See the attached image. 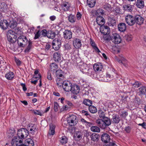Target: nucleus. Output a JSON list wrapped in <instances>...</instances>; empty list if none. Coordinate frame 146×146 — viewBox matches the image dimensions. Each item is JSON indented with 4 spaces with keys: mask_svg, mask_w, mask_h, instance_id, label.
I'll use <instances>...</instances> for the list:
<instances>
[{
    "mask_svg": "<svg viewBox=\"0 0 146 146\" xmlns=\"http://www.w3.org/2000/svg\"><path fill=\"white\" fill-rule=\"evenodd\" d=\"M29 134V131L24 128L19 129L17 133V137L23 141V139L26 138Z\"/></svg>",
    "mask_w": 146,
    "mask_h": 146,
    "instance_id": "nucleus-1",
    "label": "nucleus"
},
{
    "mask_svg": "<svg viewBox=\"0 0 146 146\" xmlns=\"http://www.w3.org/2000/svg\"><path fill=\"white\" fill-rule=\"evenodd\" d=\"M67 120L68 123L72 126L76 125L78 122V118L76 115H69L67 117Z\"/></svg>",
    "mask_w": 146,
    "mask_h": 146,
    "instance_id": "nucleus-2",
    "label": "nucleus"
},
{
    "mask_svg": "<svg viewBox=\"0 0 146 146\" xmlns=\"http://www.w3.org/2000/svg\"><path fill=\"white\" fill-rule=\"evenodd\" d=\"M28 40L26 37L24 36H20L17 39L18 45L21 47H23L27 44Z\"/></svg>",
    "mask_w": 146,
    "mask_h": 146,
    "instance_id": "nucleus-3",
    "label": "nucleus"
},
{
    "mask_svg": "<svg viewBox=\"0 0 146 146\" xmlns=\"http://www.w3.org/2000/svg\"><path fill=\"white\" fill-rule=\"evenodd\" d=\"M125 19L126 23L130 26L135 25L134 16L128 14L125 17Z\"/></svg>",
    "mask_w": 146,
    "mask_h": 146,
    "instance_id": "nucleus-4",
    "label": "nucleus"
},
{
    "mask_svg": "<svg viewBox=\"0 0 146 146\" xmlns=\"http://www.w3.org/2000/svg\"><path fill=\"white\" fill-rule=\"evenodd\" d=\"M111 40L113 43L117 44L120 43L121 41V37L117 33H114L112 35Z\"/></svg>",
    "mask_w": 146,
    "mask_h": 146,
    "instance_id": "nucleus-5",
    "label": "nucleus"
},
{
    "mask_svg": "<svg viewBox=\"0 0 146 146\" xmlns=\"http://www.w3.org/2000/svg\"><path fill=\"white\" fill-rule=\"evenodd\" d=\"M27 130L29 131V133L34 134L35 133L37 132L38 128L36 125L30 123L27 125Z\"/></svg>",
    "mask_w": 146,
    "mask_h": 146,
    "instance_id": "nucleus-6",
    "label": "nucleus"
},
{
    "mask_svg": "<svg viewBox=\"0 0 146 146\" xmlns=\"http://www.w3.org/2000/svg\"><path fill=\"white\" fill-rule=\"evenodd\" d=\"M135 24L141 25L143 23L144 18L140 15H136L134 16Z\"/></svg>",
    "mask_w": 146,
    "mask_h": 146,
    "instance_id": "nucleus-7",
    "label": "nucleus"
},
{
    "mask_svg": "<svg viewBox=\"0 0 146 146\" xmlns=\"http://www.w3.org/2000/svg\"><path fill=\"white\" fill-rule=\"evenodd\" d=\"M61 42L60 40L56 39L54 40L52 43V48L55 50H58L61 46Z\"/></svg>",
    "mask_w": 146,
    "mask_h": 146,
    "instance_id": "nucleus-8",
    "label": "nucleus"
},
{
    "mask_svg": "<svg viewBox=\"0 0 146 146\" xmlns=\"http://www.w3.org/2000/svg\"><path fill=\"white\" fill-rule=\"evenodd\" d=\"M11 143L13 146H21L23 144V141L19 139L17 136L12 139Z\"/></svg>",
    "mask_w": 146,
    "mask_h": 146,
    "instance_id": "nucleus-9",
    "label": "nucleus"
},
{
    "mask_svg": "<svg viewBox=\"0 0 146 146\" xmlns=\"http://www.w3.org/2000/svg\"><path fill=\"white\" fill-rule=\"evenodd\" d=\"M137 94L139 96L142 97L146 94V86H142L137 90Z\"/></svg>",
    "mask_w": 146,
    "mask_h": 146,
    "instance_id": "nucleus-10",
    "label": "nucleus"
},
{
    "mask_svg": "<svg viewBox=\"0 0 146 146\" xmlns=\"http://www.w3.org/2000/svg\"><path fill=\"white\" fill-rule=\"evenodd\" d=\"M101 141L104 143H108L110 139V137L108 133H103L101 135Z\"/></svg>",
    "mask_w": 146,
    "mask_h": 146,
    "instance_id": "nucleus-11",
    "label": "nucleus"
},
{
    "mask_svg": "<svg viewBox=\"0 0 146 146\" xmlns=\"http://www.w3.org/2000/svg\"><path fill=\"white\" fill-rule=\"evenodd\" d=\"M100 31L104 35L109 34L110 30L109 27L107 26H101L100 28Z\"/></svg>",
    "mask_w": 146,
    "mask_h": 146,
    "instance_id": "nucleus-12",
    "label": "nucleus"
},
{
    "mask_svg": "<svg viewBox=\"0 0 146 146\" xmlns=\"http://www.w3.org/2000/svg\"><path fill=\"white\" fill-rule=\"evenodd\" d=\"M72 87V84L70 81L64 80V91L68 92L70 91Z\"/></svg>",
    "mask_w": 146,
    "mask_h": 146,
    "instance_id": "nucleus-13",
    "label": "nucleus"
},
{
    "mask_svg": "<svg viewBox=\"0 0 146 146\" xmlns=\"http://www.w3.org/2000/svg\"><path fill=\"white\" fill-rule=\"evenodd\" d=\"M93 69L96 73H98L102 71L103 66L100 63H96L93 66Z\"/></svg>",
    "mask_w": 146,
    "mask_h": 146,
    "instance_id": "nucleus-14",
    "label": "nucleus"
},
{
    "mask_svg": "<svg viewBox=\"0 0 146 146\" xmlns=\"http://www.w3.org/2000/svg\"><path fill=\"white\" fill-rule=\"evenodd\" d=\"M90 44L92 46L93 49L94 50L95 52L98 53L101 52L100 51L98 48L94 41L91 38H90Z\"/></svg>",
    "mask_w": 146,
    "mask_h": 146,
    "instance_id": "nucleus-15",
    "label": "nucleus"
},
{
    "mask_svg": "<svg viewBox=\"0 0 146 146\" xmlns=\"http://www.w3.org/2000/svg\"><path fill=\"white\" fill-rule=\"evenodd\" d=\"M82 134L80 131H76L73 136L74 139L76 141L80 140L82 138Z\"/></svg>",
    "mask_w": 146,
    "mask_h": 146,
    "instance_id": "nucleus-16",
    "label": "nucleus"
},
{
    "mask_svg": "<svg viewBox=\"0 0 146 146\" xmlns=\"http://www.w3.org/2000/svg\"><path fill=\"white\" fill-rule=\"evenodd\" d=\"M86 73L85 74L89 76L92 77L96 78L97 76L96 73L94 71V69L92 68H88V71L86 72Z\"/></svg>",
    "mask_w": 146,
    "mask_h": 146,
    "instance_id": "nucleus-17",
    "label": "nucleus"
},
{
    "mask_svg": "<svg viewBox=\"0 0 146 146\" xmlns=\"http://www.w3.org/2000/svg\"><path fill=\"white\" fill-rule=\"evenodd\" d=\"M73 44L75 48H79L82 45L81 40L78 38H75L73 41Z\"/></svg>",
    "mask_w": 146,
    "mask_h": 146,
    "instance_id": "nucleus-18",
    "label": "nucleus"
},
{
    "mask_svg": "<svg viewBox=\"0 0 146 146\" xmlns=\"http://www.w3.org/2000/svg\"><path fill=\"white\" fill-rule=\"evenodd\" d=\"M102 119H99L96 120V123L97 125L102 129H105L107 127Z\"/></svg>",
    "mask_w": 146,
    "mask_h": 146,
    "instance_id": "nucleus-19",
    "label": "nucleus"
},
{
    "mask_svg": "<svg viewBox=\"0 0 146 146\" xmlns=\"http://www.w3.org/2000/svg\"><path fill=\"white\" fill-rule=\"evenodd\" d=\"M78 68L84 74H86V73L89 68L87 65L85 64L80 65Z\"/></svg>",
    "mask_w": 146,
    "mask_h": 146,
    "instance_id": "nucleus-20",
    "label": "nucleus"
},
{
    "mask_svg": "<svg viewBox=\"0 0 146 146\" xmlns=\"http://www.w3.org/2000/svg\"><path fill=\"white\" fill-rule=\"evenodd\" d=\"M135 5L138 8L142 9L145 6L144 1L143 0H137L135 2Z\"/></svg>",
    "mask_w": 146,
    "mask_h": 146,
    "instance_id": "nucleus-21",
    "label": "nucleus"
},
{
    "mask_svg": "<svg viewBox=\"0 0 146 146\" xmlns=\"http://www.w3.org/2000/svg\"><path fill=\"white\" fill-rule=\"evenodd\" d=\"M9 25V24L6 20H1L0 21V27L3 30L7 29Z\"/></svg>",
    "mask_w": 146,
    "mask_h": 146,
    "instance_id": "nucleus-22",
    "label": "nucleus"
},
{
    "mask_svg": "<svg viewBox=\"0 0 146 146\" xmlns=\"http://www.w3.org/2000/svg\"><path fill=\"white\" fill-rule=\"evenodd\" d=\"M118 28L119 31L121 32H123L126 29V25L125 23H121L118 24Z\"/></svg>",
    "mask_w": 146,
    "mask_h": 146,
    "instance_id": "nucleus-23",
    "label": "nucleus"
},
{
    "mask_svg": "<svg viewBox=\"0 0 146 146\" xmlns=\"http://www.w3.org/2000/svg\"><path fill=\"white\" fill-rule=\"evenodd\" d=\"M97 24L99 25L102 26L105 23V19L104 18L100 16H98L96 19Z\"/></svg>",
    "mask_w": 146,
    "mask_h": 146,
    "instance_id": "nucleus-24",
    "label": "nucleus"
},
{
    "mask_svg": "<svg viewBox=\"0 0 146 146\" xmlns=\"http://www.w3.org/2000/svg\"><path fill=\"white\" fill-rule=\"evenodd\" d=\"M116 20L113 16L110 17L108 19V23L110 26H113L115 25Z\"/></svg>",
    "mask_w": 146,
    "mask_h": 146,
    "instance_id": "nucleus-25",
    "label": "nucleus"
},
{
    "mask_svg": "<svg viewBox=\"0 0 146 146\" xmlns=\"http://www.w3.org/2000/svg\"><path fill=\"white\" fill-rule=\"evenodd\" d=\"M80 90L79 86L77 85H75L72 86L71 91L73 94H76L79 93Z\"/></svg>",
    "mask_w": 146,
    "mask_h": 146,
    "instance_id": "nucleus-26",
    "label": "nucleus"
},
{
    "mask_svg": "<svg viewBox=\"0 0 146 146\" xmlns=\"http://www.w3.org/2000/svg\"><path fill=\"white\" fill-rule=\"evenodd\" d=\"M58 68V65L55 63H52L50 65V70L54 73L55 72Z\"/></svg>",
    "mask_w": 146,
    "mask_h": 146,
    "instance_id": "nucleus-27",
    "label": "nucleus"
},
{
    "mask_svg": "<svg viewBox=\"0 0 146 146\" xmlns=\"http://www.w3.org/2000/svg\"><path fill=\"white\" fill-rule=\"evenodd\" d=\"M25 145L23 144L22 146H33L34 144L33 140L30 138L27 139L25 140Z\"/></svg>",
    "mask_w": 146,
    "mask_h": 146,
    "instance_id": "nucleus-28",
    "label": "nucleus"
},
{
    "mask_svg": "<svg viewBox=\"0 0 146 146\" xmlns=\"http://www.w3.org/2000/svg\"><path fill=\"white\" fill-rule=\"evenodd\" d=\"M120 120V118L118 115H113L111 119V121L113 123L117 124Z\"/></svg>",
    "mask_w": 146,
    "mask_h": 146,
    "instance_id": "nucleus-29",
    "label": "nucleus"
},
{
    "mask_svg": "<svg viewBox=\"0 0 146 146\" xmlns=\"http://www.w3.org/2000/svg\"><path fill=\"white\" fill-rule=\"evenodd\" d=\"M64 77H60L58 78L56 80L57 84L58 87H61L62 86L63 88L64 89L63 86V84L64 83L63 80Z\"/></svg>",
    "mask_w": 146,
    "mask_h": 146,
    "instance_id": "nucleus-30",
    "label": "nucleus"
},
{
    "mask_svg": "<svg viewBox=\"0 0 146 146\" xmlns=\"http://www.w3.org/2000/svg\"><path fill=\"white\" fill-rule=\"evenodd\" d=\"M99 136L98 133H93L91 135V140L94 142L97 141L99 138Z\"/></svg>",
    "mask_w": 146,
    "mask_h": 146,
    "instance_id": "nucleus-31",
    "label": "nucleus"
},
{
    "mask_svg": "<svg viewBox=\"0 0 146 146\" xmlns=\"http://www.w3.org/2000/svg\"><path fill=\"white\" fill-rule=\"evenodd\" d=\"M72 37V33L70 30H65L64 31V38L70 39Z\"/></svg>",
    "mask_w": 146,
    "mask_h": 146,
    "instance_id": "nucleus-32",
    "label": "nucleus"
},
{
    "mask_svg": "<svg viewBox=\"0 0 146 146\" xmlns=\"http://www.w3.org/2000/svg\"><path fill=\"white\" fill-rule=\"evenodd\" d=\"M14 74L12 72L9 71L6 74L5 77L8 80H11L14 77Z\"/></svg>",
    "mask_w": 146,
    "mask_h": 146,
    "instance_id": "nucleus-33",
    "label": "nucleus"
},
{
    "mask_svg": "<svg viewBox=\"0 0 146 146\" xmlns=\"http://www.w3.org/2000/svg\"><path fill=\"white\" fill-rule=\"evenodd\" d=\"M55 125L51 124L50 125V129L48 131V134L50 135H53L55 133Z\"/></svg>",
    "mask_w": 146,
    "mask_h": 146,
    "instance_id": "nucleus-34",
    "label": "nucleus"
},
{
    "mask_svg": "<svg viewBox=\"0 0 146 146\" xmlns=\"http://www.w3.org/2000/svg\"><path fill=\"white\" fill-rule=\"evenodd\" d=\"M53 58L55 61L57 62H59L61 59L60 54L58 52H56L54 53Z\"/></svg>",
    "mask_w": 146,
    "mask_h": 146,
    "instance_id": "nucleus-35",
    "label": "nucleus"
},
{
    "mask_svg": "<svg viewBox=\"0 0 146 146\" xmlns=\"http://www.w3.org/2000/svg\"><path fill=\"white\" fill-rule=\"evenodd\" d=\"M58 34L57 32V34L53 31H50L48 32L47 34V37L48 38L53 39L56 35Z\"/></svg>",
    "mask_w": 146,
    "mask_h": 146,
    "instance_id": "nucleus-36",
    "label": "nucleus"
},
{
    "mask_svg": "<svg viewBox=\"0 0 146 146\" xmlns=\"http://www.w3.org/2000/svg\"><path fill=\"white\" fill-rule=\"evenodd\" d=\"M124 10L128 12H131L133 10L132 5H125L123 6Z\"/></svg>",
    "mask_w": 146,
    "mask_h": 146,
    "instance_id": "nucleus-37",
    "label": "nucleus"
},
{
    "mask_svg": "<svg viewBox=\"0 0 146 146\" xmlns=\"http://www.w3.org/2000/svg\"><path fill=\"white\" fill-rule=\"evenodd\" d=\"M15 133V131L13 129H9L7 131V135L9 137H11L14 135Z\"/></svg>",
    "mask_w": 146,
    "mask_h": 146,
    "instance_id": "nucleus-38",
    "label": "nucleus"
},
{
    "mask_svg": "<svg viewBox=\"0 0 146 146\" xmlns=\"http://www.w3.org/2000/svg\"><path fill=\"white\" fill-rule=\"evenodd\" d=\"M118 61L120 64H123L124 66H126L127 62V60L123 57H121Z\"/></svg>",
    "mask_w": 146,
    "mask_h": 146,
    "instance_id": "nucleus-39",
    "label": "nucleus"
},
{
    "mask_svg": "<svg viewBox=\"0 0 146 146\" xmlns=\"http://www.w3.org/2000/svg\"><path fill=\"white\" fill-rule=\"evenodd\" d=\"M88 5L91 7H93L95 5L96 3V0H87Z\"/></svg>",
    "mask_w": 146,
    "mask_h": 146,
    "instance_id": "nucleus-40",
    "label": "nucleus"
},
{
    "mask_svg": "<svg viewBox=\"0 0 146 146\" xmlns=\"http://www.w3.org/2000/svg\"><path fill=\"white\" fill-rule=\"evenodd\" d=\"M104 122L105 124L106 127L110 125L111 124L110 119L107 117H105L103 118Z\"/></svg>",
    "mask_w": 146,
    "mask_h": 146,
    "instance_id": "nucleus-41",
    "label": "nucleus"
},
{
    "mask_svg": "<svg viewBox=\"0 0 146 146\" xmlns=\"http://www.w3.org/2000/svg\"><path fill=\"white\" fill-rule=\"evenodd\" d=\"M7 8V5L4 2H3L1 3L0 6V9L1 11L4 12H5L6 11Z\"/></svg>",
    "mask_w": 146,
    "mask_h": 146,
    "instance_id": "nucleus-42",
    "label": "nucleus"
},
{
    "mask_svg": "<svg viewBox=\"0 0 146 146\" xmlns=\"http://www.w3.org/2000/svg\"><path fill=\"white\" fill-rule=\"evenodd\" d=\"M89 110L92 113H95L97 111L96 108L95 107L92 105L89 107Z\"/></svg>",
    "mask_w": 146,
    "mask_h": 146,
    "instance_id": "nucleus-43",
    "label": "nucleus"
},
{
    "mask_svg": "<svg viewBox=\"0 0 146 146\" xmlns=\"http://www.w3.org/2000/svg\"><path fill=\"white\" fill-rule=\"evenodd\" d=\"M32 46V42L29 41V44L24 50V52L26 53H28L30 51Z\"/></svg>",
    "mask_w": 146,
    "mask_h": 146,
    "instance_id": "nucleus-44",
    "label": "nucleus"
},
{
    "mask_svg": "<svg viewBox=\"0 0 146 146\" xmlns=\"http://www.w3.org/2000/svg\"><path fill=\"white\" fill-rule=\"evenodd\" d=\"M105 13V11L103 9L100 8L97 10L96 12V15L97 16L103 15Z\"/></svg>",
    "mask_w": 146,
    "mask_h": 146,
    "instance_id": "nucleus-45",
    "label": "nucleus"
},
{
    "mask_svg": "<svg viewBox=\"0 0 146 146\" xmlns=\"http://www.w3.org/2000/svg\"><path fill=\"white\" fill-rule=\"evenodd\" d=\"M83 103L85 105L88 106H91L92 104V102L91 100L89 99H85L83 100Z\"/></svg>",
    "mask_w": 146,
    "mask_h": 146,
    "instance_id": "nucleus-46",
    "label": "nucleus"
},
{
    "mask_svg": "<svg viewBox=\"0 0 146 146\" xmlns=\"http://www.w3.org/2000/svg\"><path fill=\"white\" fill-rule=\"evenodd\" d=\"M67 105L64 106V110H68L70 109L72 106V103L69 101H66Z\"/></svg>",
    "mask_w": 146,
    "mask_h": 146,
    "instance_id": "nucleus-47",
    "label": "nucleus"
},
{
    "mask_svg": "<svg viewBox=\"0 0 146 146\" xmlns=\"http://www.w3.org/2000/svg\"><path fill=\"white\" fill-rule=\"evenodd\" d=\"M17 23L16 21H14L13 20L10 21V22L9 24L10 25V27L11 29H13L16 27Z\"/></svg>",
    "mask_w": 146,
    "mask_h": 146,
    "instance_id": "nucleus-48",
    "label": "nucleus"
},
{
    "mask_svg": "<svg viewBox=\"0 0 146 146\" xmlns=\"http://www.w3.org/2000/svg\"><path fill=\"white\" fill-rule=\"evenodd\" d=\"M14 32H15V34L19 35H21L23 33L21 28L19 27H16L15 29V31H14Z\"/></svg>",
    "mask_w": 146,
    "mask_h": 146,
    "instance_id": "nucleus-49",
    "label": "nucleus"
},
{
    "mask_svg": "<svg viewBox=\"0 0 146 146\" xmlns=\"http://www.w3.org/2000/svg\"><path fill=\"white\" fill-rule=\"evenodd\" d=\"M76 128L75 127H70L68 129L67 131L73 134L76 132Z\"/></svg>",
    "mask_w": 146,
    "mask_h": 146,
    "instance_id": "nucleus-50",
    "label": "nucleus"
},
{
    "mask_svg": "<svg viewBox=\"0 0 146 146\" xmlns=\"http://www.w3.org/2000/svg\"><path fill=\"white\" fill-rule=\"evenodd\" d=\"M91 131L94 132H99L100 131V128L97 126H93L91 127Z\"/></svg>",
    "mask_w": 146,
    "mask_h": 146,
    "instance_id": "nucleus-51",
    "label": "nucleus"
},
{
    "mask_svg": "<svg viewBox=\"0 0 146 146\" xmlns=\"http://www.w3.org/2000/svg\"><path fill=\"white\" fill-rule=\"evenodd\" d=\"M98 113L100 118H102L105 117V115L104 112L103 111V110L101 109H100L98 110Z\"/></svg>",
    "mask_w": 146,
    "mask_h": 146,
    "instance_id": "nucleus-52",
    "label": "nucleus"
},
{
    "mask_svg": "<svg viewBox=\"0 0 146 146\" xmlns=\"http://www.w3.org/2000/svg\"><path fill=\"white\" fill-rule=\"evenodd\" d=\"M55 72L56 75L57 77H62L63 75L62 73H63V71L61 70L58 69L56 70Z\"/></svg>",
    "mask_w": 146,
    "mask_h": 146,
    "instance_id": "nucleus-53",
    "label": "nucleus"
},
{
    "mask_svg": "<svg viewBox=\"0 0 146 146\" xmlns=\"http://www.w3.org/2000/svg\"><path fill=\"white\" fill-rule=\"evenodd\" d=\"M121 101L123 103L125 104L127 102V99L128 97L127 96H125L124 95H121Z\"/></svg>",
    "mask_w": 146,
    "mask_h": 146,
    "instance_id": "nucleus-54",
    "label": "nucleus"
},
{
    "mask_svg": "<svg viewBox=\"0 0 146 146\" xmlns=\"http://www.w3.org/2000/svg\"><path fill=\"white\" fill-rule=\"evenodd\" d=\"M111 36L109 35V34L107 35H104L103 36L104 39L106 41H109L111 40Z\"/></svg>",
    "mask_w": 146,
    "mask_h": 146,
    "instance_id": "nucleus-55",
    "label": "nucleus"
},
{
    "mask_svg": "<svg viewBox=\"0 0 146 146\" xmlns=\"http://www.w3.org/2000/svg\"><path fill=\"white\" fill-rule=\"evenodd\" d=\"M9 35V36H11L12 37H13V36H17L15 35V32H14V31L11 30H10L7 32V35Z\"/></svg>",
    "mask_w": 146,
    "mask_h": 146,
    "instance_id": "nucleus-56",
    "label": "nucleus"
},
{
    "mask_svg": "<svg viewBox=\"0 0 146 146\" xmlns=\"http://www.w3.org/2000/svg\"><path fill=\"white\" fill-rule=\"evenodd\" d=\"M17 36H14V37H13L12 38H11L10 39V40L9 39H7L8 41L10 42V43L13 44L15 43L17 40Z\"/></svg>",
    "mask_w": 146,
    "mask_h": 146,
    "instance_id": "nucleus-57",
    "label": "nucleus"
},
{
    "mask_svg": "<svg viewBox=\"0 0 146 146\" xmlns=\"http://www.w3.org/2000/svg\"><path fill=\"white\" fill-rule=\"evenodd\" d=\"M103 6L104 9L107 11H109L111 9V5L109 3L105 4Z\"/></svg>",
    "mask_w": 146,
    "mask_h": 146,
    "instance_id": "nucleus-58",
    "label": "nucleus"
},
{
    "mask_svg": "<svg viewBox=\"0 0 146 146\" xmlns=\"http://www.w3.org/2000/svg\"><path fill=\"white\" fill-rule=\"evenodd\" d=\"M132 84V86L133 87L136 88H138L141 85V83L137 81H135Z\"/></svg>",
    "mask_w": 146,
    "mask_h": 146,
    "instance_id": "nucleus-59",
    "label": "nucleus"
},
{
    "mask_svg": "<svg viewBox=\"0 0 146 146\" xmlns=\"http://www.w3.org/2000/svg\"><path fill=\"white\" fill-rule=\"evenodd\" d=\"M70 7V5L68 2H66L64 3V11H68Z\"/></svg>",
    "mask_w": 146,
    "mask_h": 146,
    "instance_id": "nucleus-60",
    "label": "nucleus"
},
{
    "mask_svg": "<svg viewBox=\"0 0 146 146\" xmlns=\"http://www.w3.org/2000/svg\"><path fill=\"white\" fill-rule=\"evenodd\" d=\"M68 19L69 21L71 23H73L75 22L74 17L73 15H70L68 17Z\"/></svg>",
    "mask_w": 146,
    "mask_h": 146,
    "instance_id": "nucleus-61",
    "label": "nucleus"
},
{
    "mask_svg": "<svg viewBox=\"0 0 146 146\" xmlns=\"http://www.w3.org/2000/svg\"><path fill=\"white\" fill-rule=\"evenodd\" d=\"M32 112L35 114L36 115H38L40 116H42V114L41 113V112L40 111V110H32Z\"/></svg>",
    "mask_w": 146,
    "mask_h": 146,
    "instance_id": "nucleus-62",
    "label": "nucleus"
},
{
    "mask_svg": "<svg viewBox=\"0 0 146 146\" xmlns=\"http://www.w3.org/2000/svg\"><path fill=\"white\" fill-rule=\"evenodd\" d=\"M131 129V128L129 126H128L125 127L124 130L127 133H130Z\"/></svg>",
    "mask_w": 146,
    "mask_h": 146,
    "instance_id": "nucleus-63",
    "label": "nucleus"
},
{
    "mask_svg": "<svg viewBox=\"0 0 146 146\" xmlns=\"http://www.w3.org/2000/svg\"><path fill=\"white\" fill-rule=\"evenodd\" d=\"M125 37L126 40L127 41H131L132 39V36L131 35H126L125 36Z\"/></svg>",
    "mask_w": 146,
    "mask_h": 146,
    "instance_id": "nucleus-64",
    "label": "nucleus"
}]
</instances>
